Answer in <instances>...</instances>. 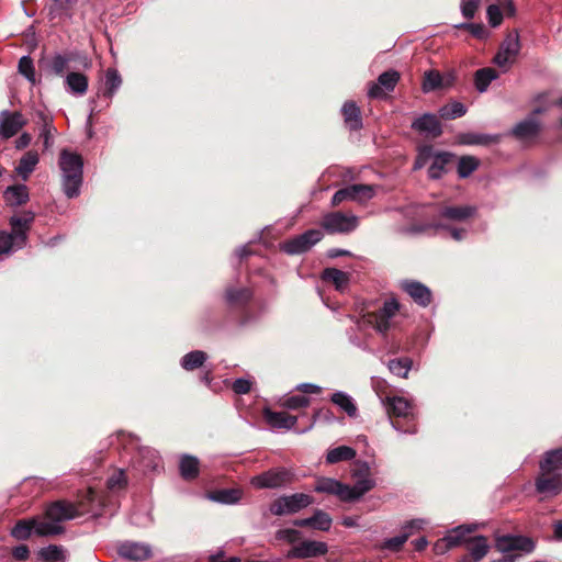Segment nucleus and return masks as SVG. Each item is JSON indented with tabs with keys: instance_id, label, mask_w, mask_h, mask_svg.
Wrapping results in <instances>:
<instances>
[{
	"instance_id": "f257e3e1",
	"label": "nucleus",
	"mask_w": 562,
	"mask_h": 562,
	"mask_svg": "<svg viewBox=\"0 0 562 562\" xmlns=\"http://www.w3.org/2000/svg\"><path fill=\"white\" fill-rule=\"evenodd\" d=\"M61 171L63 191L67 198L79 195L82 184L83 160L80 155L63 149L58 161Z\"/></svg>"
},
{
	"instance_id": "f03ea898",
	"label": "nucleus",
	"mask_w": 562,
	"mask_h": 562,
	"mask_svg": "<svg viewBox=\"0 0 562 562\" xmlns=\"http://www.w3.org/2000/svg\"><path fill=\"white\" fill-rule=\"evenodd\" d=\"M400 303L396 299L385 300L383 305L375 312L363 314L357 321V326L359 329L373 327L376 333L384 336L394 326L393 318L397 315Z\"/></svg>"
},
{
	"instance_id": "7ed1b4c3",
	"label": "nucleus",
	"mask_w": 562,
	"mask_h": 562,
	"mask_svg": "<svg viewBox=\"0 0 562 562\" xmlns=\"http://www.w3.org/2000/svg\"><path fill=\"white\" fill-rule=\"evenodd\" d=\"M294 476V471L291 468L277 467L252 476L250 484L260 490L282 488L291 485Z\"/></svg>"
},
{
	"instance_id": "20e7f679",
	"label": "nucleus",
	"mask_w": 562,
	"mask_h": 562,
	"mask_svg": "<svg viewBox=\"0 0 562 562\" xmlns=\"http://www.w3.org/2000/svg\"><path fill=\"white\" fill-rule=\"evenodd\" d=\"M322 228L330 234H350L359 226V217L352 213L329 212L323 216Z\"/></svg>"
},
{
	"instance_id": "39448f33",
	"label": "nucleus",
	"mask_w": 562,
	"mask_h": 562,
	"mask_svg": "<svg viewBox=\"0 0 562 562\" xmlns=\"http://www.w3.org/2000/svg\"><path fill=\"white\" fill-rule=\"evenodd\" d=\"M313 502V497L304 493L282 495L270 504L269 513L274 516L291 515L306 508Z\"/></svg>"
},
{
	"instance_id": "423d86ee",
	"label": "nucleus",
	"mask_w": 562,
	"mask_h": 562,
	"mask_svg": "<svg viewBox=\"0 0 562 562\" xmlns=\"http://www.w3.org/2000/svg\"><path fill=\"white\" fill-rule=\"evenodd\" d=\"M375 195V188L370 184H350L335 192L331 205L337 206L345 201L366 203Z\"/></svg>"
},
{
	"instance_id": "0eeeda50",
	"label": "nucleus",
	"mask_w": 562,
	"mask_h": 562,
	"mask_svg": "<svg viewBox=\"0 0 562 562\" xmlns=\"http://www.w3.org/2000/svg\"><path fill=\"white\" fill-rule=\"evenodd\" d=\"M323 236V232L319 229H308L280 244V249L288 255H300L306 252L315 244L321 241Z\"/></svg>"
},
{
	"instance_id": "6e6552de",
	"label": "nucleus",
	"mask_w": 562,
	"mask_h": 562,
	"mask_svg": "<svg viewBox=\"0 0 562 562\" xmlns=\"http://www.w3.org/2000/svg\"><path fill=\"white\" fill-rule=\"evenodd\" d=\"M521 48L518 30L509 32L501 43L499 49L494 57V63L502 68L510 66L518 56Z\"/></svg>"
},
{
	"instance_id": "1a4fd4ad",
	"label": "nucleus",
	"mask_w": 562,
	"mask_h": 562,
	"mask_svg": "<svg viewBox=\"0 0 562 562\" xmlns=\"http://www.w3.org/2000/svg\"><path fill=\"white\" fill-rule=\"evenodd\" d=\"M117 553L124 560L142 562L151 558L153 549L146 542L126 540L117 546Z\"/></svg>"
},
{
	"instance_id": "9d476101",
	"label": "nucleus",
	"mask_w": 562,
	"mask_h": 562,
	"mask_svg": "<svg viewBox=\"0 0 562 562\" xmlns=\"http://www.w3.org/2000/svg\"><path fill=\"white\" fill-rule=\"evenodd\" d=\"M476 207L473 205H443L439 209L438 221L450 225L463 223L474 216Z\"/></svg>"
},
{
	"instance_id": "9b49d317",
	"label": "nucleus",
	"mask_w": 562,
	"mask_h": 562,
	"mask_svg": "<svg viewBox=\"0 0 562 562\" xmlns=\"http://www.w3.org/2000/svg\"><path fill=\"white\" fill-rule=\"evenodd\" d=\"M137 451L133 456V467L137 468L140 472H154L161 468V458L158 451L149 447H138Z\"/></svg>"
},
{
	"instance_id": "f8f14e48",
	"label": "nucleus",
	"mask_w": 562,
	"mask_h": 562,
	"mask_svg": "<svg viewBox=\"0 0 562 562\" xmlns=\"http://www.w3.org/2000/svg\"><path fill=\"white\" fill-rule=\"evenodd\" d=\"M495 547L499 552L505 554L514 551L530 553L535 549V543L527 537L506 535L496 539Z\"/></svg>"
},
{
	"instance_id": "ddd939ff",
	"label": "nucleus",
	"mask_w": 562,
	"mask_h": 562,
	"mask_svg": "<svg viewBox=\"0 0 562 562\" xmlns=\"http://www.w3.org/2000/svg\"><path fill=\"white\" fill-rule=\"evenodd\" d=\"M536 490L544 496H555L562 492V474L540 470L536 480Z\"/></svg>"
},
{
	"instance_id": "4468645a",
	"label": "nucleus",
	"mask_w": 562,
	"mask_h": 562,
	"mask_svg": "<svg viewBox=\"0 0 562 562\" xmlns=\"http://www.w3.org/2000/svg\"><path fill=\"white\" fill-rule=\"evenodd\" d=\"M25 125L26 120L21 112H10L8 110L0 112V136L2 138L7 139L14 136Z\"/></svg>"
},
{
	"instance_id": "2eb2a0df",
	"label": "nucleus",
	"mask_w": 562,
	"mask_h": 562,
	"mask_svg": "<svg viewBox=\"0 0 562 562\" xmlns=\"http://www.w3.org/2000/svg\"><path fill=\"white\" fill-rule=\"evenodd\" d=\"M401 289L405 291L415 303L423 307L431 303L432 294L430 289L419 281L403 280L401 281Z\"/></svg>"
},
{
	"instance_id": "dca6fc26",
	"label": "nucleus",
	"mask_w": 562,
	"mask_h": 562,
	"mask_svg": "<svg viewBox=\"0 0 562 562\" xmlns=\"http://www.w3.org/2000/svg\"><path fill=\"white\" fill-rule=\"evenodd\" d=\"M400 80V74L396 70H389L382 72L378 77V81L372 83L369 88L368 94L370 98H381L384 91H393Z\"/></svg>"
},
{
	"instance_id": "f3484780",
	"label": "nucleus",
	"mask_w": 562,
	"mask_h": 562,
	"mask_svg": "<svg viewBox=\"0 0 562 562\" xmlns=\"http://www.w3.org/2000/svg\"><path fill=\"white\" fill-rule=\"evenodd\" d=\"M314 491L317 493H324L328 495H335L340 501L346 502V492L348 491V484H344L340 481L321 476L315 481Z\"/></svg>"
},
{
	"instance_id": "a211bd4d",
	"label": "nucleus",
	"mask_w": 562,
	"mask_h": 562,
	"mask_svg": "<svg viewBox=\"0 0 562 562\" xmlns=\"http://www.w3.org/2000/svg\"><path fill=\"white\" fill-rule=\"evenodd\" d=\"M430 229H434L436 232L439 229L448 231L450 233L451 237L458 241L462 240L467 235V231L464 228H459V227H456V226L450 225L445 222H431V223H427V224H415L408 228V232L412 234H422V233H426Z\"/></svg>"
},
{
	"instance_id": "6ab92c4d",
	"label": "nucleus",
	"mask_w": 562,
	"mask_h": 562,
	"mask_svg": "<svg viewBox=\"0 0 562 562\" xmlns=\"http://www.w3.org/2000/svg\"><path fill=\"white\" fill-rule=\"evenodd\" d=\"M412 128L428 136L438 137L442 133V127L435 114L425 113L412 123Z\"/></svg>"
},
{
	"instance_id": "aec40b11",
	"label": "nucleus",
	"mask_w": 562,
	"mask_h": 562,
	"mask_svg": "<svg viewBox=\"0 0 562 562\" xmlns=\"http://www.w3.org/2000/svg\"><path fill=\"white\" fill-rule=\"evenodd\" d=\"M467 549L470 554L462 557L459 562H479L487 554L490 546L484 536H475L469 538Z\"/></svg>"
},
{
	"instance_id": "412c9836",
	"label": "nucleus",
	"mask_w": 562,
	"mask_h": 562,
	"mask_svg": "<svg viewBox=\"0 0 562 562\" xmlns=\"http://www.w3.org/2000/svg\"><path fill=\"white\" fill-rule=\"evenodd\" d=\"M327 552V546L321 541H303L294 547L288 554L289 558L306 559L323 555Z\"/></svg>"
},
{
	"instance_id": "4be33fe9",
	"label": "nucleus",
	"mask_w": 562,
	"mask_h": 562,
	"mask_svg": "<svg viewBox=\"0 0 562 562\" xmlns=\"http://www.w3.org/2000/svg\"><path fill=\"white\" fill-rule=\"evenodd\" d=\"M76 516V507L71 503L64 501L56 502L46 509V517L50 520H55L58 525L59 522L72 519Z\"/></svg>"
},
{
	"instance_id": "5701e85b",
	"label": "nucleus",
	"mask_w": 562,
	"mask_h": 562,
	"mask_svg": "<svg viewBox=\"0 0 562 562\" xmlns=\"http://www.w3.org/2000/svg\"><path fill=\"white\" fill-rule=\"evenodd\" d=\"M385 409L390 416L409 417L413 416L412 403L403 396L386 397Z\"/></svg>"
},
{
	"instance_id": "b1692460",
	"label": "nucleus",
	"mask_w": 562,
	"mask_h": 562,
	"mask_svg": "<svg viewBox=\"0 0 562 562\" xmlns=\"http://www.w3.org/2000/svg\"><path fill=\"white\" fill-rule=\"evenodd\" d=\"M539 131H540L539 121L535 116H529V117L525 119L524 121H520L519 123H517L514 126L512 134L520 140H526V139L536 137L538 135Z\"/></svg>"
},
{
	"instance_id": "393cba45",
	"label": "nucleus",
	"mask_w": 562,
	"mask_h": 562,
	"mask_svg": "<svg viewBox=\"0 0 562 562\" xmlns=\"http://www.w3.org/2000/svg\"><path fill=\"white\" fill-rule=\"evenodd\" d=\"M263 416L266 422L273 428L292 429L297 423V417L285 412L265 409Z\"/></svg>"
},
{
	"instance_id": "a878e982",
	"label": "nucleus",
	"mask_w": 562,
	"mask_h": 562,
	"mask_svg": "<svg viewBox=\"0 0 562 562\" xmlns=\"http://www.w3.org/2000/svg\"><path fill=\"white\" fill-rule=\"evenodd\" d=\"M454 156L450 153H432L431 164L428 168V176L431 179H439L447 172V166L452 162Z\"/></svg>"
},
{
	"instance_id": "bb28decb",
	"label": "nucleus",
	"mask_w": 562,
	"mask_h": 562,
	"mask_svg": "<svg viewBox=\"0 0 562 562\" xmlns=\"http://www.w3.org/2000/svg\"><path fill=\"white\" fill-rule=\"evenodd\" d=\"M26 243V236L22 232L16 234L0 232V255L10 254L22 248Z\"/></svg>"
},
{
	"instance_id": "cd10ccee",
	"label": "nucleus",
	"mask_w": 562,
	"mask_h": 562,
	"mask_svg": "<svg viewBox=\"0 0 562 562\" xmlns=\"http://www.w3.org/2000/svg\"><path fill=\"white\" fill-rule=\"evenodd\" d=\"M341 112L345 124L350 131H358L362 127L361 112L353 101L345 102Z\"/></svg>"
},
{
	"instance_id": "c85d7f7f",
	"label": "nucleus",
	"mask_w": 562,
	"mask_h": 562,
	"mask_svg": "<svg viewBox=\"0 0 562 562\" xmlns=\"http://www.w3.org/2000/svg\"><path fill=\"white\" fill-rule=\"evenodd\" d=\"M322 279L325 282H330L339 292H344L350 282V274L336 268H326L322 273Z\"/></svg>"
},
{
	"instance_id": "c756f323",
	"label": "nucleus",
	"mask_w": 562,
	"mask_h": 562,
	"mask_svg": "<svg viewBox=\"0 0 562 562\" xmlns=\"http://www.w3.org/2000/svg\"><path fill=\"white\" fill-rule=\"evenodd\" d=\"M356 482L352 486L348 485L346 492V502H355L361 498L366 493L375 486V481L371 477L355 479Z\"/></svg>"
},
{
	"instance_id": "7c9ffc66",
	"label": "nucleus",
	"mask_w": 562,
	"mask_h": 562,
	"mask_svg": "<svg viewBox=\"0 0 562 562\" xmlns=\"http://www.w3.org/2000/svg\"><path fill=\"white\" fill-rule=\"evenodd\" d=\"M475 525H461L448 531L445 536V541H448L451 548L467 544L469 542L468 535L474 531Z\"/></svg>"
},
{
	"instance_id": "2f4dec72",
	"label": "nucleus",
	"mask_w": 562,
	"mask_h": 562,
	"mask_svg": "<svg viewBox=\"0 0 562 562\" xmlns=\"http://www.w3.org/2000/svg\"><path fill=\"white\" fill-rule=\"evenodd\" d=\"M67 90L75 95H83L89 86L86 75L77 71L69 72L65 78Z\"/></svg>"
},
{
	"instance_id": "473e14b6",
	"label": "nucleus",
	"mask_w": 562,
	"mask_h": 562,
	"mask_svg": "<svg viewBox=\"0 0 562 562\" xmlns=\"http://www.w3.org/2000/svg\"><path fill=\"white\" fill-rule=\"evenodd\" d=\"M209 498L213 502L224 505H235L243 498L240 488H223L209 494Z\"/></svg>"
},
{
	"instance_id": "72a5a7b5",
	"label": "nucleus",
	"mask_w": 562,
	"mask_h": 562,
	"mask_svg": "<svg viewBox=\"0 0 562 562\" xmlns=\"http://www.w3.org/2000/svg\"><path fill=\"white\" fill-rule=\"evenodd\" d=\"M330 401L345 412L349 417L355 418L358 415V407L353 398L342 391H336L331 394Z\"/></svg>"
},
{
	"instance_id": "f704fd0d",
	"label": "nucleus",
	"mask_w": 562,
	"mask_h": 562,
	"mask_svg": "<svg viewBox=\"0 0 562 562\" xmlns=\"http://www.w3.org/2000/svg\"><path fill=\"white\" fill-rule=\"evenodd\" d=\"M498 135L481 134V133H462L458 135V143L461 145H481L486 146L492 143H497Z\"/></svg>"
},
{
	"instance_id": "c9c22d12",
	"label": "nucleus",
	"mask_w": 562,
	"mask_h": 562,
	"mask_svg": "<svg viewBox=\"0 0 562 562\" xmlns=\"http://www.w3.org/2000/svg\"><path fill=\"white\" fill-rule=\"evenodd\" d=\"M539 468L549 470L550 473L562 474V448L546 452Z\"/></svg>"
},
{
	"instance_id": "e433bc0d",
	"label": "nucleus",
	"mask_w": 562,
	"mask_h": 562,
	"mask_svg": "<svg viewBox=\"0 0 562 562\" xmlns=\"http://www.w3.org/2000/svg\"><path fill=\"white\" fill-rule=\"evenodd\" d=\"M38 161L40 157L37 151L29 150L21 157L19 165L15 168V171L19 176L23 178V180H26L30 177V175L34 171Z\"/></svg>"
},
{
	"instance_id": "4c0bfd02",
	"label": "nucleus",
	"mask_w": 562,
	"mask_h": 562,
	"mask_svg": "<svg viewBox=\"0 0 562 562\" xmlns=\"http://www.w3.org/2000/svg\"><path fill=\"white\" fill-rule=\"evenodd\" d=\"M4 199L12 206L25 204L29 201V191L26 186L18 184L7 188L4 191Z\"/></svg>"
},
{
	"instance_id": "58836bf2",
	"label": "nucleus",
	"mask_w": 562,
	"mask_h": 562,
	"mask_svg": "<svg viewBox=\"0 0 562 562\" xmlns=\"http://www.w3.org/2000/svg\"><path fill=\"white\" fill-rule=\"evenodd\" d=\"M207 353L202 350H193L186 353L181 360L180 364L182 369L186 371H193L195 369L201 368L204 362L207 360Z\"/></svg>"
},
{
	"instance_id": "ea45409f",
	"label": "nucleus",
	"mask_w": 562,
	"mask_h": 562,
	"mask_svg": "<svg viewBox=\"0 0 562 562\" xmlns=\"http://www.w3.org/2000/svg\"><path fill=\"white\" fill-rule=\"evenodd\" d=\"M199 464L200 462L198 458L189 454H183L180 459L179 464L181 476L184 480L195 479L199 475Z\"/></svg>"
},
{
	"instance_id": "a19ab883",
	"label": "nucleus",
	"mask_w": 562,
	"mask_h": 562,
	"mask_svg": "<svg viewBox=\"0 0 562 562\" xmlns=\"http://www.w3.org/2000/svg\"><path fill=\"white\" fill-rule=\"evenodd\" d=\"M357 452L353 448L348 446H339L328 450L326 454V462L335 464L341 461H349L356 457Z\"/></svg>"
},
{
	"instance_id": "79ce46f5",
	"label": "nucleus",
	"mask_w": 562,
	"mask_h": 562,
	"mask_svg": "<svg viewBox=\"0 0 562 562\" xmlns=\"http://www.w3.org/2000/svg\"><path fill=\"white\" fill-rule=\"evenodd\" d=\"M72 3L74 0H52L48 5V15L52 20L69 18Z\"/></svg>"
},
{
	"instance_id": "37998d69",
	"label": "nucleus",
	"mask_w": 562,
	"mask_h": 562,
	"mask_svg": "<svg viewBox=\"0 0 562 562\" xmlns=\"http://www.w3.org/2000/svg\"><path fill=\"white\" fill-rule=\"evenodd\" d=\"M498 77V74L493 68H482L475 72L474 82L479 92H485L490 83Z\"/></svg>"
},
{
	"instance_id": "c03bdc74",
	"label": "nucleus",
	"mask_w": 562,
	"mask_h": 562,
	"mask_svg": "<svg viewBox=\"0 0 562 562\" xmlns=\"http://www.w3.org/2000/svg\"><path fill=\"white\" fill-rule=\"evenodd\" d=\"M38 554L45 562H65L67 559L66 550L61 546L55 544L42 548Z\"/></svg>"
},
{
	"instance_id": "a18cd8bd",
	"label": "nucleus",
	"mask_w": 562,
	"mask_h": 562,
	"mask_svg": "<svg viewBox=\"0 0 562 562\" xmlns=\"http://www.w3.org/2000/svg\"><path fill=\"white\" fill-rule=\"evenodd\" d=\"M34 522V532L38 536H55L59 535L64 531L63 527L58 525L55 520H36L33 519Z\"/></svg>"
},
{
	"instance_id": "49530a36",
	"label": "nucleus",
	"mask_w": 562,
	"mask_h": 562,
	"mask_svg": "<svg viewBox=\"0 0 562 562\" xmlns=\"http://www.w3.org/2000/svg\"><path fill=\"white\" fill-rule=\"evenodd\" d=\"M122 85V78L116 69L109 68L105 72V90L103 95L112 99Z\"/></svg>"
},
{
	"instance_id": "de8ad7c7",
	"label": "nucleus",
	"mask_w": 562,
	"mask_h": 562,
	"mask_svg": "<svg viewBox=\"0 0 562 562\" xmlns=\"http://www.w3.org/2000/svg\"><path fill=\"white\" fill-rule=\"evenodd\" d=\"M438 113L440 117L445 120H454L463 116L467 113V108L463 103L453 101L449 104L442 105Z\"/></svg>"
},
{
	"instance_id": "09e8293b",
	"label": "nucleus",
	"mask_w": 562,
	"mask_h": 562,
	"mask_svg": "<svg viewBox=\"0 0 562 562\" xmlns=\"http://www.w3.org/2000/svg\"><path fill=\"white\" fill-rule=\"evenodd\" d=\"M252 296V293L247 288H228L226 290V300L229 304L243 305L247 303Z\"/></svg>"
},
{
	"instance_id": "8fccbe9b",
	"label": "nucleus",
	"mask_w": 562,
	"mask_h": 562,
	"mask_svg": "<svg viewBox=\"0 0 562 562\" xmlns=\"http://www.w3.org/2000/svg\"><path fill=\"white\" fill-rule=\"evenodd\" d=\"M442 77L437 70H427L424 74V80L422 90L425 93H429L442 87Z\"/></svg>"
},
{
	"instance_id": "3c124183",
	"label": "nucleus",
	"mask_w": 562,
	"mask_h": 562,
	"mask_svg": "<svg viewBox=\"0 0 562 562\" xmlns=\"http://www.w3.org/2000/svg\"><path fill=\"white\" fill-rule=\"evenodd\" d=\"M34 221V214L32 212L25 213L22 216H12L10 218V225L12 228V233L16 234L22 232L24 236H26L27 231L30 229V225Z\"/></svg>"
},
{
	"instance_id": "603ef678",
	"label": "nucleus",
	"mask_w": 562,
	"mask_h": 562,
	"mask_svg": "<svg viewBox=\"0 0 562 562\" xmlns=\"http://www.w3.org/2000/svg\"><path fill=\"white\" fill-rule=\"evenodd\" d=\"M413 361L409 358L393 359L389 361L390 371L401 378H407Z\"/></svg>"
},
{
	"instance_id": "864d4df0",
	"label": "nucleus",
	"mask_w": 562,
	"mask_h": 562,
	"mask_svg": "<svg viewBox=\"0 0 562 562\" xmlns=\"http://www.w3.org/2000/svg\"><path fill=\"white\" fill-rule=\"evenodd\" d=\"M479 159L473 156H463L458 161V175L460 178L469 177L479 167Z\"/></svg>"
},
{
	"instance_id": "5fc2aeb1",
	"label": "nucleus",
	"mask_w": 562,
	"mask_h": 562,
	"mask_svg": "<svg viewBox=\"0 0 562 562\" xmlns=\"http://www.w3.org/2000/svg\"><path fill=\"white\" fill-rule=\"evenodd\" d=\"M34 531V522L31 520H19L11 530V536L18 540L27 539Z\"/></svg>"
},
{
	"instance_id": "6e6d98bb",
	"label": "nucleus",
	"mask_w": 562,
	"mask_h": 562,
	"mask_svg": "<svg viewBox=\"0 0 562 562\" xmlns=\"http://www.w3.org/2000/svg\"><path fill=\"white\" fill-rule=\"evenodd\" d=\"M412 536V531H405L396 537H392L385 539L381 544V549L396 552L401 550L403 544L407 541V539Z\"/></svg>"
},
{
	"instance_id": "4d7b16f0",
	"label": "nucleus",
	"mask_w": 562,
	"mask_h": 562,
	"mask_svg": "<svg viewBox=\"0 0 562 562\" xmlns=\"http://www.w3.org/2000/svg\"><path fill=\"white\" fill-rule=\"evenodd\" d=\"M19 72L24 76L31 83H35V69L33 60L29 55L22 56L19 60Z\"/></svg>"
},
{
	"instance_id": "13d9d810",
	"label": "nucleus",
	"mask_w": 562,
	"mask_h": 562,
	"mask_svg": "<svg viewBox=\"0 0 562 562\" xmlns=\"http://www.w3.org/2000/svg\"><path fill=\"white\" fill-rule=\"evenodd\" d=\"M57 133L56 127L53 123H45L42 127H40V138L43 139L44 150H48L54 145V138Z\"/></svg>"
},
{
	"instance_id": "bf43d9fd",
	"label": "nucleus",
	"mask_w": 562,
	"mask_h": 562,
	"mask_svg": "<svg viewBox=\"0 0 562 562\" xmlns=\"http://www.w3.org/2000/svg\"><path fill=\"white\" fill-rule=\"evenodd\" d=\"M312 518H313V528L323 530V531L329 530L333 520L327 513H325L321 509H317V510H315Z\"/></svg>"
},
{
	"instance_id": "052dcab7",
	"label": "nucleus",
	"mask_w": 562,
	"mask_h": 562,
	"mask_svg": "<svg viewBox=\"0 0 562 562\" xmlns=\"http://www.w3.org/2000/svg\"><path fill=\"white\" fill-rule=\"evenodd\" d=\"M310 398L304 395H292L281 402V406L288 409H299L310 405Z\"/></svg>"
},
{
	"instance_id": "680f3d73",
	"label": "nucleus",
	"mask_w": 562,
	"mask_h": 562,
	"mask_svg": "<svg viewBox=\"0 0 562 562\" xmlns=\"http://www.w3.org/2000/svg\"><path fill=\"white\" fill-rule=\"evenodd\" d=\"M457 29L468 30L474 37L485 40L490 33L482 23H460L456 25Z\"/></svg>"
},
{
	"instance_id": "e2e57ef3",
	"label": "nucleus",
	"mask_w": 562,
	"mask_h": 562,
	"mask_svg": "<svg viewBox=\"0 0 562 562\" xmlns=\"http://www.w3.org/2000/svg\"><path fill=\"white\" fill-rule=\"evenodd\" d=\"M486 15L492 27L499 26L503 21L501 4H490L486 9Z\"/></svg>"
},
{
	"instance_id": "0e129e2a",
	"label": "nucleus",
	"mask_w": 562,
	"mask_h": 562,
	"mask_svg": "<svg viewBox=\"0 0 562 562\" xmlns=\"http://www.w3.org/2000/svg\"><path fill=\"white\" fill-rule=\"evenodd\" d=\"M68 63H69V58H67L64 55L58 54L53 57V59L50 61V69L55 75L61 76V75H64L65 70L67 69Z\"/></svg>"
},
{
	"instance_id": "69168bd1",
	"label": "nucleus",
	"mask_w": 562,
	"mask_h": 562,
	"mask_svg": "<svg viewBox=\"0 0 562 562\" xmlns=\"http://www.w3.org/2000/svg\"><path fill=\"white\" fill-rule=\"evenodd\" d=\"M480 3L481 0H462L460 5L462 15L468 20L473 19Z\"/></svg>"
},
{
	"instance_id": "338daca9",
	"label": "nucleus",
	"mask_w": 562,
	"mask_h": 562,
	"mask_svg": "<svg viewBox=\"0 0 562 562\" xmlns=\"http://www.w3.org/2000/svg\"><path fill=\"white\" fill-rule=\"evenodd\" d=\"M432 156V149L429 146L424 147L419 150L417 158L414 164V169H422L425 167L429 159H431Z\"/></svg>"
},
{
	"instance_id": "774afa93",
	"label": "nucleus",
	"mask_w": 562,
	"mask_h": 562,
	"mask_svg": "<svg viewBox=\"0 0 562 562\" xmlns=\"http://www.w3.org/2000/svg\"><path fill=\"white\" fill-rule=\"evenodd\" d=\"M125 474L122 470L117 471L108 479V487L110 490H120L125 485Z\"/></svg>"
}]
</instances>
